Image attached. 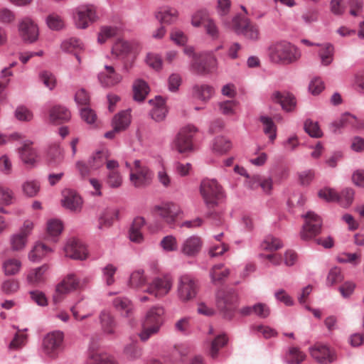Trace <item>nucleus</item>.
I'll use <instances>...</instances> for the list:
<instances>
[{
    "label": "nucleus",
    "instance_id": "53",
    "mask_svg": "<svg viewBox=\"0 0 364 364\" xmlns=\"http://www.w3.org/2000/svg\"><path fill=\"white\" fill-rule=\"evenodd\" d=\"M229 274V269L223 264L215 265L210 272V276L213 282H221L228 277Z\"/></svg>",
    "mask_w": 364,
    "mask_h": 364
},
{
    "label": "nucleus",
    "instance_id": "59",
    "mask_svg": "<svg viewBox=\"0 0 364 364\" xmlns=\"http://www.w3.org/2000/svg\"><path fill=\"white\" fill-rule=\"evenodd\" d=\"M146 64L152 69L159 71L161 69L162 60L159 54L149 53L146 58Z\"/></svg>",
    "mask_w": 364,
    "mask_h": 364
},
{
    "label": "nucleus",
    "instance_id": "30",
    "mask_svg": "<svg viewBox=\"0 0 364 364\" xmlns=\"http://www.w3.org/2000/svg\"><path fill=\"white\" fill-rule=\"evenodd\" d=\"M64 159V151L59 144H53L50 146L48 151L47 161L50 166H57Z\"/></svg>",
    "mask_w": 364,
    "mask_h": 364
},
{
    "label": "nucleus",
    "instance_id": "48",
    "mask_svg": "<svg viewBox=\"0 0 364 364\" xmlns=\"http://www.w3.org/2000/svg\"><path fill=\"white\" fill-rule=\"evenodd\" d=\"M283 246L282 242L277 237L272 235L267 236L261 244V247L264 250L276 251Z\"/></svg>",
    "mask_w": 364,
    "mask_h": 364
},
{
    "label": "nucleus",
    "instance_id": "21",
    "mask_svg": "<svg viewBox=\"0 0 364 364\" xmlns=\"http://www.w3.org/2000/svg\"><path fill=\"white\" fill-rule=\"evenodd\" d=\"M19 153L22 161L28 166H33L39 160L38 151L33 146V142L31 141L24 142L23 146L19 149Z\"/></svg>",
    "mask_w": 364,
    "mask_h": 364
},
{
    "label": "nucleus",
    "instance_id": "28",
    "mask_svg": "<svg viewBox=\"0 0 364 364\" xmlns=\"http://www.w3.org/2000/svg\"><path fill=\"white\" fill-rule=\"evenodd\" d=\"M87 364H115L114 359L106 353H98L97 347L92 344Z\"/></svg>",
    "mask_w": 364,
    "mask_h": 364
},
{
    "label": "nucleus",
    "instance_id": "52",
    "mask_svg": "<svg viewBox=\"0 0 364 364\" xmlns=\"http://www.w3.org/2000/svg\"><path fill=\"white\" fill-rule=\"evenodd\" d=\"M124 355L129 360H136L142 355V349L136 342L127 345L124 350Z\"/></svg>",
    "mask_w": 364,
    "mask_h": 364
},
{
    "label": "nucleus",
    "instance_id": "25",
    "mask_svg": "<svg viewBox=\"0 0 364 364\" xmlns=\"http://www.w3.org/2000/svg\"><path fill=\"white\" fill-rule=\"evenodd\" d=\"M319 47L318 50V56L320 60L321 65L323 66L330 65L334 59L335 48L331 43H324L316 44Z\"/></svg>",
    "mask_w": 364,
    "mask_h": 364
},
{
    "label": "nucleus",
    "instance_id": "47",
    "mask_svg": "<svg viewBox=\"0 0 364 364\" xmlns=\"http://www.w3.org/2000/svg\"><path fill=\"white\" fill-rule=\"evenodd\" d=\"M337 260L340 263H350L357 266L361 262V253L360 252L355 253L342 252L338 255Z\"/></svg>",
    "mask_w": 364,
    "mask_h": 364
},
{
    "label": "nucleus",
    "instance_id": "49",
    "mask_svg": "<svg viewBox=\"0 0 364 364\" xmlns=\"http://www.w3.org/2000/svg\"><path fill=\"white\" fill-rule=\"evenodd\" d=\"M46 22L49 28L53 31H59L65 26L62 16L55 13L49 14L46 17Z\"/></svg>",
    "mask_w": 364,
    "mask_h": 364
},
{
    "label": "nucleus",
    "instance_id": "11",
    "mask_svg": "<svg viewBox=\"0 0 364 364\" xmlns=\"http://www.w3.org/2000/svg\"><path fill=\"white\" fill-rule=\"evenodd\" d=\"M80 289V279L75 274H68L55 287V291L53 296L55 304L63 301L65 295Z\"/></svg>",
    "mask_w": 364,
    "mask_h": 364
},
{
    "label": "nucleus",
    "instance_id": "45",
    "mask_svg": "<svg viewBox=\"0 0 364 364\" xmlns=\"http://www.w3.org/2000/svg\"><path fill=\"white\" fill-rule=\"evenodd\" d=\"M146 283V277L143 270L133 272L129 277V286L133 289H140Z\"/></svg>",
    "mask_w": 364,
    "mask_h": 364
},
{
    "label": "nucleus",
    "instance_id": "56",
    "mask_svg": "<svg viewBox=\"0 0 364 364\" xmlns=\"http://www.w3.org/2000/svg\"><path fill=\"white\" fill-rule=\"evenodd\" d=\"M354 191L352 188H346L342 191L337 201L343 207H348L353 200Z\"/></svg>",
    "mask_w": 364,
    "mask_h": 364
},
{
    "label": "nucleus",
    "instance_id": "41",
    "mask_svg": "<svg viewBox=\"0 0 364 364\" xmlns=\"http://www.w3.org/2000/svg\"><path fill=\"white\" fill-rule=\"evenodd\" d=\"M51 248L42 242H37L28 254V258L32 262L38 261L51 252Z\"/></svg>",
    "mask_w": 364,
    "mask_h": 364
},
{
    "label": "nucleus",
    "instance_id": "44",
    "mask_svg": "<svg viewBox=\"0 0 364 364\" xmlns=\"http://www.w3.org/2000/svg\"><path fill=\"white\" fill-rule=\"evenodd\" d=\"M259 120L263 124V130L265 134L268 135L271 141H273L277 136L276 126L271 117L266 116H261Z\"/></svg>",
    "mask_w": 364,
    "mask_h": 364
},
{
    "label": "nucleus",
    "instance_id": "12",
    "mask_svg": "<svg viewBox=\"0 0 364 364\" xmlns=\"http://www.w3.org/2000/svg\"><path fill=\"white\" fill-rule=\"evenodd\" d=\"M33 223L29 220L24 221L18 232L10 237V245L12 250L19 252L23 250L28 242V238L33 229Z\"/></svg>",
    "mask_w": 364,
    "mask_h": 364
},
{
    "label": "nucleus",
    "instance_id": "13",
    "mask_svg": "<svg viewBox=\"0 0 364 364\" xmlns=\"http://www.w3.org/2000/svg\"><path fill=\"white\" fill-rule=\"evenodd\" d=\"M311 356L319 363L328 364L337 358L334 350L328 346L317 343L309 349Z\"/></svg>",
    "mask_w": 364,
    "mask_h": 364
},
{
    "label": "nucleus",
    "instance_id": "55",
    "mask_svg": "<svg viewBox=\"0 0 364 364\" xmlns=\"http://www.w3.org/2000/svg\"><path fill=\"white\" fill-rule=\"evenodd\" d=\"M228 342V338L225 335L222 334L218 336L211 343L210 354L213 358L218 356L219 350L223 348Z\"/></svg>",
    "mask_w": 364,
    "mask_h": 364
},
{
    "label": "nucleus",
    "instance_id": "7",
    "mask_svg": "<svg viewBox=\"0 0 364 364\" xmlns=\"http://www.w3.org/2000/svg\"><path fill=\"white\" fill-rule=\"evenodd\" d=\"M197 280L189 274H183L178 278L177 284L178 297L182 302L193 300L198 291Z\"/></svg>",
    "mask_w": 364,
    "mask_h": 364
},
{
    "label": "nucleus",
    "instance_id": "19",
    "mask_svg": "<svg viewBox=\"0 0 364 364\" xmlns=\"http://www.w3.org/2000/svg\"><path fill=\"white\" fill-rule=\"evenodd\" d=\"M71 112L66 107L60 105H53L48 110V121L51 124H61L68 122Z\"/></svg>",
    "mask_w": 364,
    "mask_h": 364
},
{
    "label": "nucleus",
    "instance_id": "29",
    "mask_svg": "<svg viewBox=\"0 0 364 364\" xmlns=\"http://www.w3.org/2000/svg\"><path fill=\"white\" fill-rule=\"evenodd\" d=\"M145 225V220L141 217L134 218L129 230V239L136 243H141L144 240L141 229Z\"/></svg>",
    "mask_w": 364,
    "mask_h": 364
},
{
    "label": "nucleus",
    "instance_id": "64",
    "mask_svg": "<svg viewBox=\"0 0 364 364\" xmlns=\"http://www.w3.org/2000/svg\"><path fill=\"white\" fill-rule=\"evenodd\" d=\"M209 17L206 11L199 10L195 12L191 16V25L193 27H199L202 24H205V21L206 19H208Z\"/></svg>",
    "mask_w": 364,
    "mask_h": 364
},
{
    "label": "nucleus",
    "instance_id": "18",
    "mask_svg": "<svg viewBox=\"0 0 364 364\" xmlns=\"http://www.w3.org/2000/svg\"><path fill=\"white\" fill-rule=\"evenodd\" d=\"M65 256L73 259L83 260L87 258V251L84 244L79 240L70 239L64 247Z\"/></svg>",
    "mask_w": 364,
    "mask_h": 364
},
{
    "label": "nucleus",
    "instance_id": "2",
    "mask_svg": "<svg viewBox=\"0 0 364 364\" xmlns=\"http://www.w3.org/2000/svg\"><path fill=\"white\" fill-rule=\"evenodd\" d=\"M216 304L225 319L231 320L239 304V298L232 289H221L217 294Z\"/></svg>",
    "mask_w": 364,
    "mask_h": 364
},
{
    "label": "nucleus",
    "instance_id": "40",
    "mask_svg": "<svg viewBox=\"0 0 364 364\" xmlns=\"http://www.w3.org/2000/svg\"><path fill=\"white\" fill-rule=\"evenodd\" d=\"M21 260L16 257L7 258L2 263L4 273L7 276L18 274L21 270Z\"/></svg>",
    "mask_w": 364,
    "mask_h": 364
},
{
    "label": "nucleus",
    "instance_id": "16",
    "mask_svg": "<svg viewBox=\"0 0 364 364\" xmlns=\"http://www.w3.org/2000/svg\"><path fill=\"white\" fill-rule=\"evenodd\" d=\"M155 211L167 224L173 227L181 213V209L176 203H165L156 206Z\"/></svg>",
    "mask_w": 364,
    "mask_h": 364
},
{
    "label": "nucleus",
    "instance_id": "39",
    "mask_svg": "<svg viewBox=\"0 0 364 364\" xmlns=\"http://www.w3.org/2000/svg\"><path fill=\"white\" fill-rule=\"evenodd\" d=\"M131 122L129 111H122L116 114L112 119V127L119 132L126 129Z\"/></svg>",
    "mask_w": 364,
    "mask_h": 364
},
{
    "label": "nucleus",
    "instance_id": "46",
    "mask_svg": "<svg viewBox=\"0 0 364 364\" xmlns=\"http://www.w3.org/2000/svg\"><path fill=\"white\" fill-rule=\"evenodd\" d=\"M306 358V354L299 348L291 347L287 355V361L289 364H301Z\"/></svg>",
    "mask_w": 364,
    "mask_h": 364
},
{
    "label": "nucleus",
    "instance_id": "27",
    "mask_svg": "<svg viewBox=\"0 0 364 364\" xmlns=\"http://www.w3.org/2000/svg\"><path fill=\"white\" fill-rule=\"evenodd\" d=\"M119 164L117 161H107V168L109 170L107 183L112 188H118L122 185V178L117 171Z\"/></svg>",
    "mask_w": 364,
    "mask_h": 364
},
{
    "label": "nucleus",
    "instance_id": "35",
    "mask_svg": "<svg viewBox=\"0 0 364 364\" xmlns=\"http://www.w3.org/2000/svg\"><path fill=\"white\" fill-rule=\"evenodd\" d=\"M112 304L116 310L119 311L123 316L129 317L132 314V303L126 297L115 298L112 301Z\"/></svg>",
    "mask_w": 364,
    "mask_h": 364
},
{
    "label": "nucleus",
    "instance_id": "37",
    "mask_svg": "<svg viewBox=\"0 0 364 364\" xmlns=\"http://www.w3.org/2000/svg\"><path fill=\"white\" fill-rule=\"evenodd\" d=\"M109 154L107 150H101L95 152L89 160V165L92 170H97L102 167L105 164L107 165L109 160Z\"/></svg>",
    "mask_w": 364,
    "mask_h": 364
},
{
    "label": "nucleus",
    "instance_id": "24",
    "mask_svg": "<svg viewBox=\"0 0 364 364\" xmlns=\"http://www.w3.org/2000/svg\"><path fill=\"white\" fill-rule=\"evenodd\" d=\"M149 103L153 107L151 111L152 119L156 122L161 121L167 112L165 100L161 96L157 95L154 99L150 100Z\"/></svg>",
    "mask_w": 364,
    "mask_h": 364
},
{
    "label": "nucleus",
    "instance_id": "50",
    "mask_svg": "<svg viewBox=\"0 0 364 364\" xmlns=\"http://www.w3.org/2000/svg\"><path fill=\"white\" fill-rule=\"evenodd\" d=\"M63 230V224L58 220H50L47 223V234L48 237H52V240L55 242V237L58 236Z\"/></svg>",
    "mask_w": 364,
    "mask_h": 364
},
{
    "label": "nucleus",
    "instance_id": "43",
    "mask_svg": "<svg viewBox=\"0 0 364 364\" xmlns=\"http://www.w3.org/2000/svg\"><path fill=\"white\" fill-rule=\"evenodd\" d=\"M232 144L230 140L223 137L218 136L214 140L213 150L218 154L222 155L230 150Z\"/></svg>",
    "mask_w": 364,
    "mask_h": 364
},
{
    "label": "nucleus",
    "instance_id": "57",
    "mask_svg": "<svg viewBox=\"0 0 364 364\" xmlns=\"http://www.w3.org/2000/svg\"><path fill=\"white\" fill-rule=\"evenodd\" d=\"M40 190V184L36 181H28L23 184V193L29 197L37 195Z\"/></svg>",
    "mask_w": 364,
    "mask_h": 364
},
{
    "label": "nucleus",
    "instance_id": "1",
    "mask_svg": "<svg viewBox=\"0 0 364 364\" xmlns=\"http://www.w3.org/2000/svg\"><path fill=\"white\" fill-rule=\"evenodd\" d=\"M268 55L274 63L290 65L301 58V52L294 44L287 41H280L269 46Z\"/></svg>",
    "mask_w": 364,
    "mask_h": 364
},
{
    "label": "nucleus",
    "instance_id": "23",
    "mask_svg": "<svg viewBox=\"0 0 364 364\" xmlns=\"http://www.w3.org/2000/svg\"><path fill=\"white\" fill-rule=\"evenodd\" d=\"M63 205L72 210L77 211L81 209L82 201L81 197L76 191L70 189H65L63 191Z\"/></svg>",
    "mask_w": 364,
    "mask_h": 364
},
{
    "label": "nucleus",
    "instance_id": "60",
    "mask_svg": "<svg viewBox=\"0 0 364 364\" xmlns=\"http://www.w3.org/2000/svg\"><path fill=\"white\" fill-rule=\"evenodd\" d=\"M117 29L113 26H104L102 27L97 38V41L100 43H104L108 38L117 34Z\"/></svg>",
    "mask_w": 364,
    "mask_h": 364
},
{
    "label": "nucleus",
    "instance_id": "36",
    "mask_svg": "<svg viewBox=\"0 0 364 364\" xmlns=\"http://www.w3.org/2000/svg\"><path fill=\"white\" fill-rule=\"evenodd\" d=\"M119 210L109 208L105 210L99 218L98 228H108L112 226L113 221L118 218Z\"/></svg>",
    "mask_w": 364,
    "mask_h": 364
},
{
    "label": "nucleus",
    "instance_id": "54",
    "mask_svg": "<svg viewBox=\"0 0 364 364\" xmlns=\"http://www.w3.org/2000/svg\"><path fill=\"white\" fill-rule=\"evenodd\" d=\"M61 48L65 52H73L77 49L82 50L84 45L80 39L70 38L62 42Z\"/></svg>",
    "mask_w": 364,
    "mask_h": 364
},
{
    "label": "nucleus",
    "instance_id": "32",
    "mask_svg": "<svg viewBox=\"0 0 364 364\" xmlns=\"http://www.w3.org/2000/svg\"><path fill=\"white\" fill-rule=\"evenodd\" d=\"M274 100L287 111H291L296 106V99L291 92H275Z\"/></svg>",
    "mask_w": 364,
    "mask_h": 364
},
{
    "label": "nucleus",
    "instance_id": "61",
    "mask_svg": "<svg viewBox=\"0 0 364 364\" xmlns=\"http://www.w3.org/2000/svg\"><path fill=\"white\" fill-rule=\"evenodd\" d=\"M15 117L21 122H29L33 119V113L24 106H18L15 110Z\"/></svg>",
    "mask_w": 364,
    "mask_h": 364
},
{
    "label": "nucleus",
    "instance_id": "17",
    "mask_svg": "<svg viewBox=\"0 0 364 364\" xmlns=\"http://www.w3.org/2000/svg\"><path fill=\"white\" fill-rule=\"evenodd\" d=\"M18 31L25 42L31 43L38 39V27L30 18H24L19 22Z\"/></svg>",
    "mask_w": 364,
    "mask_h": 364
},
{
    "label": "nucleus",
    "instance_id": "63",
    "mask_svg": "<svg viewBox=\"0 0 364 364\" xmlns=\"http://www.w3.org/2000/svg\"><path fill=\"white\" fill-rule=\"evenodd\" d=\"M40 79L46 87L52 90L55 87L56 79L53 74L48 71H43L40 74Z\"/></svg>",
    "mask_w": 364,
    "mask_h": 364
},
{
    "label": "nucleus",
    "instance_id": "51",
    "mask_svg": "<svg viewBox=\"0 0 364 364\" xmlns=\"http://www.w3.org/2000/svg\"><path fill=\"white\" fill-rule=\"evenodd\" d=\"M304 130L311 137L320 138L323 136L318 123L308 119L304 122Z\"/></svg>",
    "mask_w": 364,
    "mask_h": 364
},
{
    "label": "nucleus",
    "instance_id": "42",
    "mask_svg": "<svg viewBox=\"0 0 364 364\" xmlns=\"http://www.w3.org/2000/svg\"><path fill=\"white\" fill-rule=\"evenodd\" d=\"M80 114L81 119L87 124L97 127L99 124L97 114L90 107L80 108Z\"/></svg>",
    "mask_w": 364,
    "mask_h": 364
},
{
    "label": "nucleus",
    "instance_id": "15",
    "mask_svg": "<svg viewBox=\"0 0 364 364\" xmlns=\"http://www.w3.org/2000/svg\"><path fill=\"white\" fill-rule=\"evenodd\" d=\"M172 284L173 279L169 275L156 277L149 284L146 291L156 297H163L170 291Z\"/></svg>",
    "mask_w": 364,
    "mask_h": 364
},
{
    "label": "nucleus",
    "instance_id": "58",
    "mask_svg": "<svg viewBox=\"0 0 364 364\" xmlns=\"http://www.w3.org/2000/svg\"><path fill=\"white\" fill-rule=\"evenodd\" d=\"M161 247L166 252H173L177 250V240L173 235H167L164 237L161 242Z\"/></svg>",
    "mask_w": 364,
    "mask_h": 364
},
{
    "label": "nucleus",
    "instance_id": "4",
    "mask_svg": "<svg viewBox=\"0 0 364 364\" xmlns=\"http://www.w3.org/2000/svg\"><path fill=\"white\" fill-rule=\"evenodd\" d=\"M223 23L228 28L233 30L238 35H243L245 38L250 40H257L259 33L258 27L251 23L250 19L242 18L240 15H235L230 21L223 20Z\"/></svg>",
    "mask_w": 364,
    "mask_h": 364
},
{
    "label": "nucleus",
    "instance_id": "31",
    "mask_svg": "<svg viewBox=\"0 0 364 364\" xmlns=\"http://www.w3.org/2000/svg\"><path fill=\"white\" fill-rule=\"evenodd\" d=\"M48 270V266L47 264L30 269L26 277L27 282L33 285L44 282L45 274Z\"/></svg>",
    "mask_w": 364,
    "mask_h": 364
},
{
    "label": "nucleus",
    "instance_id": "8",
    "mask_svg": "<svg viewBox=\"0 0 364 364\" xmlns=\"http://www.w3.org/2000/svg\"><path fill=\"white\" fill-rule=\"evenodd\" d=\"M197 132L198 129L192 124L182 127L173 141L174 149L181 154L193 151V138Z\"/></svg>",
    "mask_w": 364,
    "mask_h": 364
},
{
    "label": "nucleus",
    "instance_id": "20",
    "mask_svg": "<svg viewBox=\"0 0 364 364\" xmlns=\"http://www.w3.org/2000/svg\"><path fill=\"white\" fill-rule=\"evenodd\" d=\"M203 242L198 236L186 238L181 245V252L188 257H195L200 251Z\"/></svg>",
    "mask_w": 364,
    "mask_h": 364
},
{
    "label": "nucleus",
    "instance_id": "34",
    "mask_svg": "<svg viewBox=\"0 0 364 364\" xmlns=\"http://www.w3.org/2000/svg\"><path fill=\"white\" fill-rule=\"evenodd\" d=\"M74 318L76 320L82 321L93 314V311L90 309L87 302L80 301L70 309Z\"/></svg>",
    "mask_w": 364,
    "mask_h": 364
},
{
    "label": "nucleus",
    "instance_id": "10",
    "mask_svg": "<svg viewBox=\"0 0 364 364\" xmlns=\"http://www.w3.org/2000/svg\"><path fill=\"white\" fill-rule=\"evenodd\" d=\"M305 223L300 232V237L303 240H309L321 232L322 220L315 213L309 211L305 216Z\"/></svg>",
    "mask_w": 364,
    "mask_h": 364
},
{
    "label": "nucleus",
    "instance_id": "26",
    "mask_svg": "<svg viewBox=\"0 0 364 364\" xmlns=\"http://www.w3.org/2000/svg\"><path fill=\"white\" fill-rule=\"evenodd\" d=\"M155 16L161 23L171 24L177 21L178 11L174 8L164 6L156 12Z\"/></svg>",
    "mask_w": 364,
    "mask_h": 364
},
{
    "label": "nucleus",
    "instance_id": "3",
    "mask_svg": "<svg viewBox=\"0 0 364 364\" xmlns=\"http://www.w3.org/2000/svg\"><path fill=\"white\" fill-rule=\"evenodd\" d=\"M164 309L156 306L151 308L146 313L143 325V330L139 334L142 341H147L151 336L156 334L163 323Z\"/></svg>",
    "mask_w": 364,
    "mask_h": 364
},
{
    "label": "nucleus",
    "instance_id": "22",
    "mask_svg": "<svg viewBox=\"0 0 364 364\" xmlns=\"http://www.w3.org/2000/svg\"><path fill=\"white\" fill-rule=\"evenodd\" d=\"M100 82L104 87H109L119 83L122 80V76L117 73L112 65H105V70L98 75Z\"/></svg>",
    "mask_w": 364,
    "mask_h": 364
},
{
    "label": "nucleus",
    "instance_id": "14",
    "mask_svg": "<svg viewBox=\"0 0 364 364\" xmlns=\"http://www.w3.org/2000/svg\"><path fill=\"white\" fill-rule=\"evenodd\" d=\"M64 335L60 331L48 333L43 341L45 353L50 357H54L63 346Z\"/></svg>",
    "mask_w": 364,
    "mask_h": 364
},
{
    "label": "nucleus",
    "instance_id": "5",
    "mask_svg": "<svg viewBox=\"0 0 364 364\" xmlns=\"http://www.w3.org/2000/svg\"><path fill=\"white\" fill-rule=\"evenodd\" d=\"M200 193L208 206L214 207L224 197L223 187L215 179L205 178L201 181Z\"/></svg>",
    "mask_w": 364,
    "mask_h": 364
},
{
    "label": "nucleus",
    "instance_id": "38",
    "mask_svg": "<svg viewBox=\"0 0 364 364\" xmlns=\"http://www.w3.org/2000/svg\"><path fill=\"white\" fill-rule=\"evenodd\" d=\"M136 46L135 43L119 39L113 45L112 52L118 57L123 56L130 53Z\"/></svg>",
    "mask_w": 364,
    "mask_h": 364
},
{
    "label": "nucleus",
    "instance_id": "9",
    "mask_svg": "<svg viewBox=\"0 0 364 364\" xmlns=\"http://www.w3.org/2000/svg\"><path fill=\"white\" fill-rule=\"evenodd\" d=\"M96 8L92 4H83L73 11V20L77 28L85 29L97 21Z\"/></svg>",
    "mask_w": 364,
    "mask_h": 364
},
{
    "label": "nucleus",
    "instance_id": "62",
    "mask_svg": "<svg viewBox=\"0 0 364 364\" xmlns=\"http://www.w3.org/2000/svg\"><path fill=\"white\" fill-rule=\"evenodd\" d=\"M343 279L341 271L338 267L331 269L326 279L327 285L332 286L341 282Z\"/></svg>",
    "mask_w": 364,
    "mask_h": 364
},
{
    "label": "nucleus",
    "instance_id": "33",
    "mask_svg": "<svg viewBox=\"0 0 364 364\" xmlns=\"http://www.w3.org/2000/svg\"><path fill=\"white\" fill-rule=\"evenodd\" d=\"M100 321L103 331L107 334H113L117 326L115 320L111 313L104 310L100 314Z\"/></svg>",
    "mask_w": 364,
    "mask_h": 364
},
{
    "label": "nucleus",
    "instance_id": "6",
    "mask_svg": "<svg viewBox=\"0 0 364 364\" xmlns=\"http://www.w3.org/2000/svg\"><path fill=\"white\" fill-rule=\"evenodd\" d=\"M126 166L130 169L129 179L136 188H143L151 184L153 174L151 170L143 165L140 160H135L133 167L126 162Z\"/></svg>",
    "mask_w": 364,
    "mask_h": 364
}]
</instances>
